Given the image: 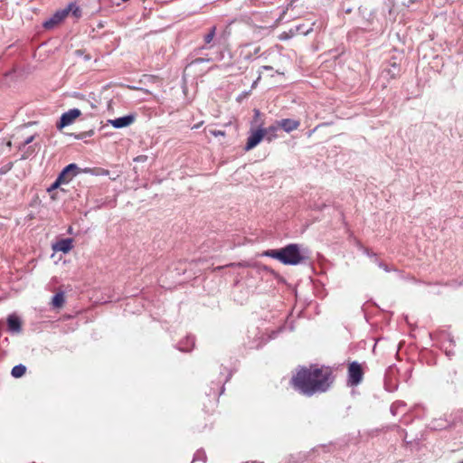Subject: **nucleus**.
<instances>
[{
    "label": "nucleus",
    "instance_id": "nucleus-1",
    "mask_svg": "<svg viewBox=\"0 0 463 463\" xmlns=\"http://www.w3.org/2000/svg\"><path fill=\"white\" fill-rule=\"evenodd\" d=\"M335 377L328 366L310 365L299 369L291 378L290 384L300 393L312 396L317 392H326Z\"/></svg>",
    "mask_w": 463,
    "mask_h": 463
},
{
    "label": "nucleus",
    "instance_id": "nucleus-2",
    "mask_svg": "<svg viewBox=\"0 0 463 463\" xmlns=\"http://www.w3.org/2000/svg\"><path fill=\"white\" fill-rule=\"evenodd\" d=\"M263 255L276 259L285 265H298L305 260L300 247L294 243L279 250H268L263 252Z\"/></svg>",
    "mask_w": 463,
    "mask_h": 463
},
{
    "label": "nucleus",
    "instance_id": "nucleus-3",
    "mask_svg": "<svg viewBox=\"0 0 463 463\" xmlns=\"http://www.w3.org/2000/svg\"><path fill=\"white\" fill-rule=\"evenodd\" d=\"M266 137V131L263 128V122L259 125V128L251 127L250 129V135L247 138L246 145L244 146L245 151H250L256 147Z\"/></svg>",
    "mask_w": 463,
    "mask_h": 463
},
{
    "label": "nucleus",
    "instance_id": "nucleus-4",
    "mask_svg": "<svg viewBox=\"0 0 463 463\" xmlns=\"http://www.w3.org/2000/svg\"><path fill=\"white\" fill-rule=\"evenodd\" d=\"M364 378V370L360 364L352 362L348 365V383L351 386L358 385Z\"/></svg>",
    "mask_w": 463,
    "mask_h": 463
},
{
    "label": "nucleus",
    "instance_id": "nucleus-5",
    "mask_svg": "<svg viewBox=\"0 0 463 463\" xmlns=\"http://www.w3.org/2000/svg\"><path fill=\"white\" fill-rule=\"evenodd\" d=\"M72 7L73 4H70L65 9L56 12L50 20L43 24V26L46 29L52 28L55 24L61 22L69 14V13L72 10Z\"/></svg>",
    "mask_w": 463,
    "mask_h": 463
},
{
    "label": "nucleus",
    "instance_id": "nucleus-6",
    "mask_svg": "<svg viewBox=\"0 0 463 463\" xmlns=\"http://www.w3.org/2000/svg\"><path fill=\"white\" fill-rule=\"evenodd\" d=\"M81 115V112L78 109H72L63 113L60 118V122L57 124L58 128H62L66 126L71 125L73 121Z\"/></svg>",
    "mask_w": 463,
    "mask_h": 463
},
{
    "label": "nucleus",
    "instance_id": "nucleus-7",
    "mask_svg": "<svg viewBox=\"0 0 463 463\" xmlns=\"http://www.w3.org/2000/svg\"><path fill=\"white\" fill-rule=\"evenodd\" d=\"M79 173V167L76 164L68 165L58 175V178L63 183H70Z\"/></svg>",
    "mask_w": 463,
    "mask_h": 463
},
{
    "label": "nucleus",
    "instance_id": "nucleus-8",
    "mask_svg": "<svg viewBox=\"0 0 463 463\" xmlns=\"http://www.w3.org/2000/svg\"><path fill=\"white\" fill-rule=\"evenodd\" d=\"M314 24L315 23H312L311 25L308 28H305L304 24H299V25L296 26L295 28H291L289 30V34H288L287 33H284L283 34L280 35L279 38L281 40H284V39H288V38H289L291 36H294V35H297V34L307 35L311 31H313Z\"/></svg>",
    "mask_w": 463,
    "mask_h": 463
},
{
    "label": "nucleus",
    "instance_id": "nucleus-9",
    "mask_svg": "<svg viewBox=\"0 0 463 463\" xmlns=\"http://www.w3.org/2000/svg\"><path fill=\"white\" fill-rule=\"evenodd\" d=\"M135 121L133 115H128L115 119L109 120V123L115 128H122L130 126Z\"/></svg>",
    "mask_w": 463,
    "mask_h": 463
},
{
    "label": "nucleus",
    "instance_id": "nucleus-10",
    "mask_svg": "<svg viewBox=\"0 0 463 463\" xmlns=\"http://www.w3.org/2000/svg\"><path fill=\"white\" fill-rule=\"evenodd\" d=\"M277 124L279 128H281L287 133H289L293 130H296L300 126V121L291 119V118H283L281 120L277 121Z\"/></svg>",
    "mask_w": 463,
    "mask_h": 463
},
{
    "label": "nucleus",
    "instance_id": "nucleus-11",
    "mask_svg": "<svg viewBox=\"0 0 463 463\" xmlns=\"http://www.w3.org/2000/svg\"><path fill=\"white\" fill-rule=\"evenodd\" d=\"M73 248V240L71 238L62 239L53 244L52 249L55 251L68 253Z\"/></svg>",
    "mask_w": 463,
    "mask_h": 463
},
{
    "label": "nucleus",
    "instance_id": "nucleus-12",
    "mask_svg": "<svg viewBox=\"0 0 463 463\" xmlns=\"http://www.w3.org/2000/svg\"><path fill=\"white\" fill-rule=\"evenodd\" d=\"M8 329L12 332L19 333L22 328V323L18 317L10 315L7 318Z\"/></svg>",
    "mask_w": 463,
    "mask_h": 463
},
{
    "label": "nucleus",
    "instance_id": "nucleus-13",
    "mask_svg": "<svg viewBox=\"0 0 463 463\" xmlns=\"http://www.w3.org/2000/svg\"><path fill=\"white\" fill-rule=\"evenodd\" d=\"M65 302L64 294L62 292L56 293L52 300L54 307H61Z\"/></svg>",
    "mask_w": 463,
    "mask_h": 463
},
{
    "label": "nucleus",
    "instance_id": "nucleus-14",
    "mask_svg": "<svg viewBox=\"0 0 463 463\" xmlns=\"http://www.w3.org/2000/svg\"><path fill=\"white\" fill-rule=\"evenodd\" d=\"M25 372L26 367L23 364H18L13 367L11 373L14 378H20L24 375Z\"/></svg>",
    "mask_w": 463,
    "mask_h": 463
},
{
    "label": "nucleus",
    "instance_id": "nucleus-15",
    "mask_svg": "<svg viewBox=\"0 0 463 463\" xmlns=\"http://www.w3.org/2000/svg\"><path fill=\"white\" fill-rule=\"evenodd\" d=\"M278 128H279V127L276 123V125H272L267 128H264V130L266 131V136H267L268 141H271L273 137H276V132L278 130Z\"/></svg>",
    "mask_w": 463,
    "mask_h": 463
},
{
    "label": "nucleus",
    "instance_id": "nucleus-16",
    "mask_svg": "<svg viewBox=\"0 0 463 463\" xmlns=\"http://www.w3.org/2000/svg\"><path fill=\"white\" fill-rule=\"evenodd\" d=\"M215 32H216V27L213 26L210 29L209 33L204 36V43L206 44L210 43L213 40V38L215 36Z\"/></svg>",
    "mask_w": 463,
    "mask_h": 463
},
{
    "label": "nucleus",
    "instance_id": "nucleus-17",
    "mask_svg": "<svg viewBox=\"0 0 463 463\" xmlns=\"http://www.w3.org/2000/svg\"><path fill=\"white\" fill-rule=\"evenodd\" d=\"M253 112H254V118L251 122V127L257 126L259 128V125L261 123V122H259V118L260 117V111L259 109H255L253 110Z\"/></svg>",
    "mask_w": 463,
    "mask_h": 463
},
{
    "label": "nucleus",
    "instance_id": "nucleus-18",
    "mask_svg": "<svg viewBox=\"0 0 463 463\" xmlns=\"http://www.w3.org/2000/svg\"><path fill=\"white\" fill-rule=\"evenodd\" d=\"M61 184H64L57 177L55 182L47 189V192L51 194L52 191L56 190Z\"/></svg>",
    "mask_w": 463,
    "mask_h": 463
},
{
    "label": "nucleus",
    "instance_id": "nucleus-19",
    "mask_svg": "<svg viewBox=\"0 0 463 463\" xmlns=\"http://www.w3.org/2000/svg\"><path fill=\"white\" fill-rule=\"evenodd\" d=\"M71 12H72V14L75 17L80 16V14H81L80 9L74 4H73L72 10Z\"/></svg>",
    "mask_w": 463,
    "mask_h": 463
},
{
    "label": "nucleus",
    "instance_id": "nucleus-20",
    "mask_svg": "<svg viewBox=\"0 0 463 463\" xmlns=\"http://www.w3.org/2000/svg\"><path fill=\"white\" fill-rule=\"evenodd\" d=\"M210 133L214 137H219V136L224 137L225 136V132L222 131V130L212 129V130H210Z\"/></svg>",
    "mask_w": 463,
    "mask_h": 463
},
{
    "label": "nucleus",
    "instance_id": "nucleus-21",
    "mask_svg": "<svg viewBox=\"0 0 463 463\" xmlns=\"http://www.w3.org/2000/svg\"><path fill=\"white\" fill-rule=\"evenodd\" d=\"M33 138H34V137H33V136L29 137L28 138H26V139L24 141L23 145H24V146H26V145L30 144L31 142H33Z\"/></svg>",
    "mask_w": 463,
    "mask_h": 463
},
{
    "label": "nucleus",
    "instance_id": "nucleus-22",
    "mask_svg": "<svg viewBox=\"0 0 463 463\" xmlns=\"http://www.w3.org/2000/svg\"><path fill=\"white\" fill-rule=\"evenodd\" d=\"M296 1H297V0H291V1H290V3H289V5H288V6H290V7H291V6H293V4H294Z\"/></svg>",
    "mask_w": 463,
    "mask_h": 463
},
{
    "label": "nucleus",
    "instance_id": "nucleus-23",
    "mask_svg": "<svg viewBox=\"0 0 463 463\" xmlns=\"http://www.w3.org/2000/svg\"><path fill=\"white\" fill-rule=\"evenodd\" d=\"M264 69H266V70H270V69H271V67L264 66Z\"/></svg>",
    "mask_w": 463,
    "mask_h": 463
},
{
    "label": "nucleus",
    "instance_id": "nucleus-24",
    "mask_svg": "<svg viewBox=\"0 0 463 463\" xmlns=\"http://www.w3.org/2000/svg\"><path fill=\"white\" fill-rule=\"evenodd\" d=\"M122 2H128V0H121Z\"/></svg>",
    "mask_w": 463,
    "mask_h": 463
},
{
    "label": "nucleus",
    "instance_id": "nucleus-25",
    "mask_svg": "<svg viewBox=\"0 0 463 463\" xmlns=\"http://www.w3.org/2000/svg\"><path fill=\"white\" fill-rule=\"evenodd\" d=\"M459 463H463V461L459 462Z\"/></svg>",
    "mask_w": 463,
    "mask_h": 463
}]
</instances>
